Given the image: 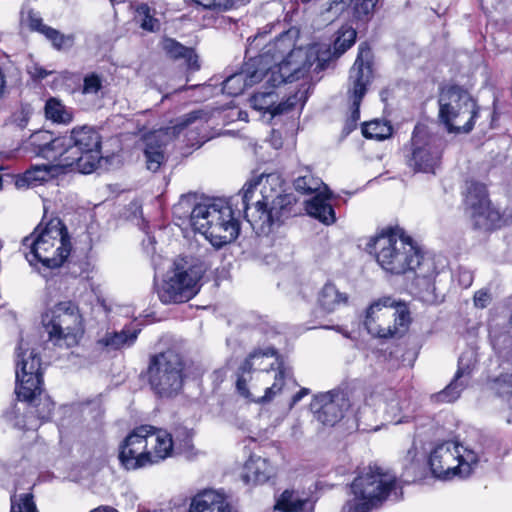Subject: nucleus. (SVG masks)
I'll list each match as a JSON object with an SVG mask.
<instances>
[{
	"mask_svg": "<svg viewBox=\"0 0 512 512\" xmlns=\"http://www.w3.org/2000/svg\"><path fill=\"white\" fill-rule=\"evenodd\" d=\"M210 263L196 261H176L173 274L157 288V294L163 304L184 303L198 294L201 288L200 281L208 270Z\"/></svg>",
	"mask_w": 512,
	"mask_h": 512,
	"instance_id": "obj_14",
	"label": "nucleus"
},
{
	"mask_svg": "<svg viewBox=\"0 0 512 512\" xmlns=\"http://www.w3.org/2000/svg\"><path fill=\"white\" fill-rule=\"evenodd\" d=\"M404 474L410 478L411 481L421 479L425 472L424 455L421 453L415 444L407 451L403 459Z\"/></svg>",
	"mask_w": 512,
	"mask_h": 512,
	"instance_id": "obj_32",
	"label": "nucleus"
},
{
	"mask_svg": "<svg viewBox=\"0 0 512 512\" xmlns=\"http://www.w3.org/2000/svg\"><path fill=\"white\" fill-rule=\"evenodd\" d=\"M73 40V36L64 35L59 31V33L56 36H54L51 43L55 49L61 50L64 48L71 47L73 44Z\"/></svg>",
	"mask_w": 512,
	"mask_h": 512,
	"instance_id": "obj_47",
	"label": "nucleus"
},
{
	"mask_svg": "<svg viewBox=\"0 0 512 512\" xmlns=\"http://www.w3.org/2000/svg\"><path fill=\"white\" fill-rule=\"evenodd\" d=\"M300 294L302 295V298L304 300H307L312 294V289L308 285H306L301 288Z\"/></svg>",
	"mask_w": 512,
	"mask_h": 512,
	"instance_id": "obj_56",
	"label": "nucleus"
},
{
	"mask_svg": "<svg viewBox=\"0 0 512 512\" xmlns=\"http://www.w3.org/2000/svg\"><path fill=\"white\" fill-rule=\"evenodd\" d=\"M273 473L274 469L268 459L252 454L244 464L242 480L246 484H263Z\"/></svg>",
	"mask_w": 512,
	"mask_h": 512,
	"instance_id": "obj_27",
	"label": "nucleus"
},
{
	"mask_svg": "<svg viewBox=\"0 0 512 512\" xmlns=\"http://www.w3.org/2000/svg\"><path fill=\"white\" fill-rule=\"evenodd\" d=\"M193 195L181 196L173 206V215L188 219L195 232L205 236L216 248L234 241L240 233V218L243 215L253 231L268 235L273 226L291 214L296 199L283 192L279 175H261L249 182L241 192L229 200L214 199L195 203Z\"/></svg>",
	"mask_w": 512,
	"mask_h": 512,
	"instance_id": "obj_1",
	"label": "nucleus"
},
{
	"mask_svg": "<svg viewBox=\"0 0 512 512\" xmlns=\"http://www.w3.org/2000/svg\"><path fill=\"white\" fill-rule=\"evenodd\" d=\"M354 498L348 500L341 512H370L385 501L403 498V488L396 475L378 466H369L351 483Z\"/></svg>",
	"mask_w": 512,
	"mask_h": 512,
	"instance_id": "obj_5",
	"label": "nucleus"
},
{
	"mask_svg": "<svg viewBox=\"0 0 512 512\" xmlns=\"http://www.w3.org/2000/svg\"><path fill=\"white\" fill-rule=\"evenodd\" d=\"M202 114H203L202 111L196 110V111H192V112L184 115L183 117H181L178 120V122L176 124V128L179 131L187 128L191 124H193V123L197 122L198 120H200Z\"/></svg>",
	"mask_w": 512,
	"mask_h": 512,
	"instance_id": "obj_46",
	"label": "nucleus"
},
{
	"mask_svg": "<svg viewBox=\"0 0 512 512\" xmlns=\"http://www.w3.org/2000/svg\"><path fill=\"white\" fill-rule=\"evenodd\" d=\"M90 512H118L115 508L110 506H99Z\"/></svg>",
	"mask_w": 512,
	"mask_h": 512,
	"instance_id": "obj_57",
	"label": "nucleus"
},
{
	"mask_svg": "<svg viewBox=\"0 0 512 512\" xmlns=\"http://www.w3.org/2000/svg\"><path fill=\"white\" fill-rule=\"evenodd\" d=\"M377 263L387 273L401 275L414 272L417 285L427 291L435 290L437 268L434 259L425 256L413 239L399 227L384 229L374 240Z\"/></svg>",
	"mask_w": 512,
	"mask_h": 512,
	"instance_id": "obj_2",
	"label": "nucleus"
},
{
	"mask_svg": "<svg viewBox=\"0 0 512 512\" xmlns=\"http://www.w3.org/2000/svg\"><path fill=\"white\" fill-rule=\"evenodd\" d=\"M458 281L462 287L468 288L473 282V274L468 270L461 269L459 271Z\"/></svg>",
	"mask_w": 512,
	"mask_h": 512,
	"instance_id": "obj_53",
	"label": "nucleus"
},
{
	"mask_svg": "<svg viewBox=\"0 0 512 512\" xmlns=\"http://www.w3.org/2000/svg\"><path fill=\"white\" fill-rule=\"evenodd\" d=\"M102 88V78L96 73L87 74L83 79L82 93L97 94Z\"/></svg>",
	"mask_w": 512,
	"mask_h": 512,
	"instance_id": "obj_45",
	"label": "nucleus"
},
{
	"mask_svg": "<svg viewBox=\"0 0 512 512\" xmlns=\"http://www.w3.org/2000/svg\"><path fill=\"white\" fill-rule=\"evenodd\" d=\"M30 143L37 155L57 162V166L62 168L65 136L54 137L51 132L40 130L32 134Z\"/></svg>",
	"mask_w": 512,
	"mask_h": 512,
	"instance_id": "obj_24",
	"label": "nucleus"
},
{
	"mask_svg": "<svg viewBox=\"0 0 512 512\" xmlns=\"http://www.w3.org/2000/svg\"><path fill=\"white\" fill-rule=\"evenodd\" d=\"M58 167L56 165H41L34 166L28 169L23 176L17 180V186H36L49 180L53 174L52 171Z\"/></svg>",
	"mask_w": 512,
	"mask_h": 512,
	"instance_id": "obj_35",
	"label": "nucleus"
},
{
	"mask_svg": "<svg viewBox=\"0 0 512 512\" xmlns=\"http://www.w3.org/2000/svg\"><path fill=\"white\" fill-rule=\"evenodd\" d=\"M4 88H5L4 75H1L0 76V95L3 93Z\"/></svg>",
	"mask_w": 512,
	"mask_h": 512,
	"instance_id": "obj_58",
	"label": "nucleus"
},
{
	"mask_svg": "<svg viewBox=\"0 0 512 512\" xmlns=\"http://www.w3.org/2000/svg\"><path fill=\"white\" fill-rule=\"evenodd\" d=\"M22 247L29 264L39 271L60 267L71 251L67 228L59 218L38 224L23 239Z\"/></svg>",
	"mask_w": 512,
	"mask_h": 512,
	"instance_id": "obj_4",
	"label": "nucleus"
},
{
	"mask_svg": "<svg viewBox=\"0 0 512 512\" xmlns=\"http://www.w3.org/2000/svg\"><path fill=\"white\" fill-rule=\"evenodd\" d=\"M28 119V113L24 109H20L14 112L12 115V122L15 123L21 129L26 127Z\"/></svg>",
	"mask_w": 512,
	"mask_h": 512,
	"instance_id": "obj_52",
	"label": "nucleus"
},
{
	"mask_svg": "<svg viewBox=\"0 0 512 512\" xmlns=\"http://www.w3.org/2000/svg\"><path fill=\"white\" fill-rule=\"evenodd\" d=\"M439 119L449 133H469L479 116L480 106L470 93L458 85L441 88Z\"/></svg>",
	"mask_w": 512,
	"mask_h": 512,
	"instance_id": "obj_10",
	"label": "nucleus"
},
{
	"mask_svg": "<svg viewBox=\"0 0 512 512\" xmlns=\"http://www.w3.org/2000/svg\"><path fill=\"white\" fill-rule=\"evenodd\" d=\"M266 90L256 92L250 99L251 106L260 112L269 113L272 117L291 111L298 102L297 94L292 95L286 101L278 102V95L273 87L267 84Z\"/></svg>",
	"mask_w": 512,
	"mask_h": 512,
	"instance_id": "obj_23",
	"label": "nucleus"
},
{
	"mask_svg": "<svg viewBox=\"0 0 512 512\" xmlns=\"http://www.w3.org/2000/svg\"><path fill=\"white\" fill-rule=\"evenodd\" d=\"M479 462L478 452L455 441L436 445L427 460L432 475L444 481L469 478Z\"/></svg>",
	"mask_w": 512,
	"mask_h": 512,
	"instance_id": "obj_9",
	"label": "nucleus"
},
{
	"mask_svg": "<svg viewBox=\"0 0 512 512\" xmlns=\"http://www.w3.org/2000/svg\"><path fill=\"white\" fill-rule=\"evenodd\" d=\"M284 35L289 37L291 46L286 50L277 47L267 57V62L264 60L262 64L266 83L273 88L305 78L310 72L319 73L326 68L329 59L330 50L326 45L313 43L305 48H295L290 31L280 34L265 45L275 44Z\"/></svg>",
	"mask_w": 512,
	"mask_h": 512,
	"instance_id": "obj_3",
	"label": "nucleus"
},
{
	"mask_svg": "<svg viewBox=\"0 0 512 512\" xmlns=\"http://www.w3.org/2000/svg\"><path fill=\"white\" fill-rule=\"evenodd\" d=\"M141 329L137 325H127L119 332L106 333L98 343L110 350H119L132 346Z\"/></svg>",
	"mask_w": 512,
	"mask_h": 512,
	"instance_id": "obj_28",
	"label": "nucleus"
},
{
	"mask_svg": "<svg viewBox=\"0 0 512 512\" xmlns=\"http://www.w3.org/2000/svg\"><path fill=\"white\" fill-rule=\"evenodd\" d=\"M491 301V296L486 290H479L474 295V305L477 308H486Z\"/></svg>",
	"mask_w": 512,
	"mask_h": 512,
	"instance_id": "obj_50",
	"label": "nucleus"
},
{
	"mask_svg": "<svg viewBox=\"0 0 512 512\" xmlns=\"http://www.w3.org/2000/svg\"><path fill=\"white\" fill-rule=\"evenodd\" d=\"M294 187L296 191L303 194L316 193L312 199L306 201L305 209L310 216L326 225L335 222V211L328 202L331 192L319 177L313 175L310 169L305 168L299 172L294 180Z\"/></svg>",
	"mask_w": 512,
	"mask_h": 512,
	"instance_id": "obj_19",
	"label": "nucleus"
},
{
	"mask_svg": "<svg viewBox=\"0 0 512 512\" xmlns=\"http://www.w3.org/2000/svg\"><path fill=\"white\" fill-rule=\"evenodd\" d=\"M19 411V408L14 407L12 411L7 414V417L13 422L15 427L22 430H35L39 427L40 423L34 418V414H30L28 410L27 414L19 416Z\"/></svg>",
	"mask_w": 512,
	"mask_h": 512,
	"instance_id": "obj_42",
	"label": "nucleus"
},
{
	"mask_svg": "<svg viewBox=\"0 0 512 512\" xmlns=\"http://www.w3.org/2000/svg\"><path fill=\"white\" fill-rule=\"evenodd\" d=\"M272 145L275 147V148H280L281 147V142L279 140H273L272 141Z\"/></svg>",
	"mask_w": 512,
	"mask_h": 512,
	"instance_id": "obj_59",
	"label": "nucleus"
},
{
	"mask_svg": "<svg viewBox=\"0 0 512 512\" xmlns=\"http://www.w3.org/2000/svg\"><path fill=\"white\" fill-rule=\"evenodd\" d=\"M142 225L141 229L145 232L146 238L142 240V247L143 250L148 254L152 255L155 252V244L156 240L153 235H151L148 231H146V223L144 219H142Z\"/></svg>",
	"mask_w": 512,
	"mask_h": 512,
	"instance_id": "obj_48",
	"label": "nucleus"
},
{
	"mask_svg": "<svg viewBox=\"0 0 512 512\" xmlns=\"http://www.w3.org/2000/svg\"><path fill=\"white\" fill-rule=\"evenodd\" d=\"M492 389L512 408V372L495 378L492 382Z\"/></svg>",
	"mask_w": 512,
	"mask_h": 512,
	"instance_id": "obj_41",
	"label": "nucleus"
},
{
	"mask_svg": "<svg viewBox=\"0 0 512 512\" xmlns=\"http://www.w3.org/2000/svg\"><path fill=\"white\" fill-rule=\"evenodd\" d=\"M58 33V30L47 25L43 32H41L40 34L44 35L46 39H48L51 42L54 36H56Z\"/></svg>",
	"mask_w": 512,
	"mask_h": 512,
	"instance_id": "obj_55",
	"label": "nucleus"
},
{
	"mask_svg": "<svg viewBox=\"0 0 512 512\" xmlns=\"http://www.w3.org/2000/svg\"><path fill=\"white\" fill-rule=\"evenodd\" d=\"M349 406V398L341 389L315 395L310 403L314 417L325 426H334L338 423Z\"/></svg>",
	"mask_w": 512,
	"mask_h": 512,
	"instance_id": "obj_21",
	"label": "nucleus"
},
{
	"mask_svg": "<svg viewBox=\"0 0 512 512\" xmlns=\"http://www.w3.org/2000/svg\"><path fill=\"white\" fill-rule=\"evenodd\" d=\"M310 393V390L308 388H301L297 393H295L292 398L291 402L289 404V407H294L298 402L302 400L303 397L307 396Z\"/></svg>",
	"mask_w": 512,
	"mask_h": 512,
	"instance_id": "obj_54",
	"label": "nucleus"
},
{
	"mask_svg": "<svg viewBox=\"0 0 512 512\" xmlns=\"http://www.w3.org/2000/svg\"><path fill=\"white\" fill-rule=\"evenodd\" d=\"M188 512H231V507L222 493L205 489L192 498Z\"/></svg>",
	"mask_w": 512,
	"mask_h": 512,
	"instance_id": "obj_26",
	"label": "nucleus"
},
{
	"mask_svg": "<svg viewBox=\"0 0 512 512\" xmlns=\"http://www.w3.org/2000/svg\"><path fill=\"white\" fill-rule=\"evenodd\" d=\"M16 388L18 399L32 401L42 393L41 359L31 339L21 337L16 348Z\"/></svg>",
	"mask_w": 512,
	"mask_h": 512,
	"instance_id": "obj_16",
	"label": "nucleus"
},
{
	"mask_svg": "<svg viewBox=\"0 0 512 512\" xmlns=\"http://www.w3.org/2000/svg\"><path fill=\"white\" fill-rule=\"evenodd\" d=\"M146 377L157 397L172 398L178 395L184 384L185 361L174 349L156 353L149 358Z\"/></svg>",
	"mask_w": 512,
	"mask_h": 512,
	"instance_id": "obj_12",
	"label": "nucleus"
},
{
	"mask_svg": "<svg viewBox=\"0 0 512 512\" xmlns=\"http://www.w3.org/2000/svg\"><path fill=\"white\" fill-rule=\"evenodd\" d=\"M45 116L57 124H69L73 121V109L65 106L61 100L50 97L45 103Z\"/></svg>",
	"mask_w": 512,
	"mask_h": 512,
	"instance_id": "obj_34",
	"label": "nucleus"
},
{
	"mask_svg": "<svg viewBox=\"0 0 512 512\" xmlns=\"http://www.w3.org/2000/svg\"><path fill=\"white\" fill-rule=\"evenodd\" d=\"M144 156L146 160L147 169L152 172H157L160 169L161 165L165 162L163 146L153 141L152 138H148L146 140Z\"/></svg>",
	"mask_w": 512,
	"mask_h": 512,
	"instance_id": "obj_37",
	"label": "nucleus"
},
{
	"mask_svg": "<svg viewBox=\"0 0 512 512\" xmlns=\"http://www.w3.org/2000/svg\"><path fill=\"white\" fill-rule=\"evenodd\" d=\"M267 37V33H259L253 38L248 39V46L246 49V57L248 60L244 63L242 69L228 76L222 83L223 93L230 96H238L244 92L248 87L265 79L262 64L264 60L277 47L286 50L291 46V41L287 35H284L275 44L264 45L258 53L259 47L262 46Z\"/></svg>",
	"mask_w": 512,
	"mask_h": 512,
	"instance_id": "obj_8",
	"label": "nucleus"
},
{
	"mask_svg": "<svg viewBox=\"0 0 512 512\" xmlns=\"http://www.w3.org/2000/svg\"><path fill=\"white\" fill-rule=\"evenodd\" d=\"M372 51L367 43L360 44L354 65L350 69L348 99L351 115L346 127L349 131L356 127L360 118V105L372 79Z\"/></svg>",
	"mask_w": 512,
	"mask_h": 512,
	"instance_id": "obj_18",
	"label": "nucleus"
},
{
	"mask_svg": "<svg viewBox=\"0 0 512 512\" xmlns=\"http://www.w3.org/2000/svg\"><path fill=\"white\" fill-rule=\"evenodd\" d=\"M168 432L143 425L129 433L119 446V461L127 470L158 464L172 456Z\"/></svg>",
	"mask_w": 512,
	"mask_h": 512,
	"instance_id": "obj_6",
	"label": "nucleus"
},
{
	"mask_svg": "<svg viewBox=\"0 0 512 512\" xmlns=\"http://www.w3.org/2000/svg\"><path fill=\"white\" fill-rule=\"evenodd\" d=\"M134 12V21L143 31L155 33L160 30L161 23L156 18V10L147 3L137 4Z\"/></svg>",
	"mask_w": 512,
	"mask_h": 512,
	"instance_id": "obj_33",
	"label": "nucleus"
},
{
	"mask_svg": "<svg viewBox=\"0 0 512 512\" xmlns=\"http://www.w3.org/2000/svg\"><path fill=\"white\" fill-rule=\"evenodd\" d=\"M12 512H38L36 505L33 501L32 494H24L19 498V502L17 503L14 498L11 499Z\"/></svg>",
	"mask_w": 512,
	"mask_h": 512,
	"instance_id": "obj_44",
	"label": "nucleus"
},
{
	"mask_svg": "<svg viewBox=\"0 0 512 512\" xmlns=\"http://www.w3.org/2000/svg\"><path fill=\"white\" fill-rule=\"evenodd\" d=\"M392 126L381 120H372L362 126V133L368 139L384 140L392 135Z\"/></svg>",
	"mask_w": 512,
	"mask_h": 512,
	"instance_id": "obj_38",
	"label": "nucleus"
},
{
	"mask_svg": "<svg viewBox=\"0 0 512 512\" xmlns=\"http://www.w3.org/2000/svg\"><path fill=\"white\" fill-rule=\"evenodd\" d=\"M476 363L475 353L467 351L458 360V369L451 382L440 392L432 395L436 403H452L456 401L468 386Z\"/></svg>",
	"mask_w": 512,
	"mask_h": 512,
	"instance_id": "obj_22",
	"label": "nucleus"
},
{
	"mask_svg": "<svg viewBox=\"0 0 512 512\" xmlns=\"http://www.w3.org/2000/svg\"><path fill=\"white\" fill-rule=\"evenodd\" d=\"M356 36V30L351 27L340 29L334 43L335 52L339 55L346 52L354 44Z\"/></svg>",
	"mask_w": 512,
	"mask_h": 512,
	"instance_id": "obj_43",
	"label": "nucleus"
},
{
	"mask_svg": "<svg viewBox=\"0 0 512 512\" xmlns=\"http://www.w3.org/2000/svg\"><path fill=\"white\" fill-rule=\"evenodd\" d=\"M349 296L341 292L334 283L327 282L318 292L317 303L321 310L332 313L341 305L347 304Z\"/></svg>",
	"mask_w": 512,
	"mask_h": 512,
	"instance_id": "obj_29",
	"label": "nucleus"
},
{
	"mask_svg": "<svg viewBox=\"0 0 512 512\" xmlns=\"http://www.w3.org/2000/svg\"><path fill=\"white\" fill-rule=\"evenodd\" d=\"M28 25H29V28L32 30V31H36V32H43V30L46 28V24L43 23V20L40 16H38L37 14L35 13H29L28 15Z\"/></svg>",
	"mask_w": 512,
	"mask_h": 512,
	"instance_id": "obj_51",
	"label": "nucleus"
},
{
	"mask_svg": "<svg viewBox=\"0 0 512 512\" xmlns=\"http://www.w3.org/2000/svg\"><path fill=\"white\" fill-rule=\"evenodd\" d=\"M102 137L97 129L83 125L74 127L70 135H65L62 168L75 166L83 174L92 173L101 158Z\"/></svg>",
	"mask_w": 512,
	"mask_h": 512,
	"instance_id": "obj_11",
	"label": "nucleus"
},
{
	"mask_svg": "<svg viewBox=\"0 0 512 512\" xmlns=\"http://www.w3.org/2000/svg\"><path fill=\"white\" fill-rule=\"evenodd\" d=\"M162 46L166 54L173 59L183 58L186 61L189 70H199L200 64L198 56L194 49L182 45L180 42L172 38H165Z\"/></svg>",
	"mask_w": 512,
	"mask_h": 512,
	"instance_id": "obj_31",
	"label": "nucleus"
},
{
	"mask_svg": "<svg viewBox=\"0 0 512 512\" xmlns=\"http://www.w3.org/2000/svg\"><path fill=\"white\" fill-rule=\"evenodd\" d=\"M466 185L464 204L474 226L485 230L501 227V215L491 206L486 186L475 181H469Z\"/></svg>",
	"mask_w": 512,
	"mask_h": 512,
	"instance_id": "obj_20",
	"label": "nucleus"
},
{
	"mask_svg": "<svg viewBox=\"0 0 512 512\" xmlns=\"http://www.w3.org/2000/svg\"><path fill=\"white\" fill-rule=\"evenodd\" d=\"M443 152V139L431 133L425 125L415 126L411 137L407 165L414 172L435 173Z\"/></svg>",
	"mask_w": 512,
	"mask_h": 512,
	"instance_id": "obj_17",
	"label": "nucleus"
},
{
	"mask_svg": "<svg viewBox=\"0 0 512 512\" xmlns=\"http://www.w3.org/2000/svg\"><path fill=\"white\" fill-rule=\"evenodd\" d=\"M411 400L405 391L388 390L385 397V413L387 417L395 422L401 423L405 416H401L403 412L409 410Z\"/></svg>",
	"mask_w": 512,
	"mask_h": 512,
	"instance_id": "obj_30",
	"label": "nucleus"
},
{
	"mask_svg": "<svg viewBox=\"0 0 512 512\" xmlns=\"http://www.w3.org/2000/svg\"><path fill=\"white\" fill-rule=\"evenodd\" d=\"M168 437L172 442V454L174 452L186 453L189 452L192 447V432L187 428H178L174 434L168 433Z\"/></svg>",
	"mask_w": 512,
	"mask_h": 512,
	"instance_id": "obj_39",
	"label": "nucleus"
},
{
	"mask_svg": "<svg viewBox=\"0 0 512 512\" xmlns=\"http://www.w3.org/2000/svg\"><path fill=\"white\" fill-rule=\"evenodd\" d=\"M378 0H332V5L350 3L356 18L363 20L373 14Z\"/></svg>",
	"mask_w": 512,
	"mask_h": 512,
	"instance_id": "obj_40",
	"label": "nucleus"
},
{
	"mask_svg": "<svg viewBox=\"0 0 512 512\" xmlns=\"http://www.w3.org/2000/svg\"><path fill=\"white\" fill-rule=\"evenodd\" d=\"M29 404V413L34 414V418L41 424L42 422L48 421L51 418L54 402L47 395L43 397L36 395L34 400L26 401Z\"/></svg>",
	"mask_w": 512,
	"mask_h": 512,
	"instance_id": "obj_36",
	"label": "nucleus"
},
{
	"mask_svg": "<svg viewBox=\"0 0 512 512\" xmlns=\"http://www.w3.org/2000/svg\"><path fill=\"white\" fill-rule=\"evenodd\" d=\"M410 322V311L406 304L384 296L366 309L364 326L372 336L392 338L403 335Z\"/></svg>",
	"mask_w": 512,
	"mask_h": 512,
	"instance_id": "obj_13",
	"label": "nucleus"
},
{
	"mask_svg": "<svg viewBox=\"0 0 512 512\" xmlns=\"http://www.w3.org/2000/svg\"><path fill=\"white\" fill-rule=\"evenodd\" d=\"M316 499L311 492L289 488L275 498L274 510L279 512H313Z\"/></svg>",
	"mask_w": 512,
	"mask_h": 512,
	"instance_id": "obj_25",
	"label": "nucleus"
},
{
	"mask_svg": "<svg viewBox=\"0 0 512 512\" xmlns=\"http://www.w3.org/2000/svg\"><path fill=\"white\" fill-rule=\"evenodd\" d=\"M275 355L276 350L272 347L265 350H255L239 366L236 372V390L242 397L257 404H264L272 401L277 395L292 391L298 386L292 370L281 363L275 373L273 384L265 389L264 395L257 398L253 397L248 388L253 372L265 370V368H262L263 358Z\"/></svg>",
	"mask_w": 512,
	"mask_h": 512,
	"instance_id": "obj_7",
	"label": "nucleus"
},
{
	"mask_svg": "<svg viewBox=\"0 0 512 512\" xmlns=\"http://www.w3.org/2000/svg\"><path fill=\"white\" fill-rule=\"evenodd\" d=\"M42 323L49 340L58 346L76 344L78 336L83 332L82 316L72 301L59 302L45 312Z\"/></svg>",
	"mask_w": 512,
	"mask_h": 512,
	"instance_id": "obj_15",
	"label": "nucleus"
},
{
	"mask_svg": "<svg viewBox=\"0 0 512 512\" xmlns=\"http://www.w3.org/2000/svg\"><path fill=\"white\" fill-rule=\"evenodd\" d=\"M27 72L30 75V77L35 81H41L51 74L50 71H47L45 68L38 64H33L29 66L27 68Z\"/></svg>",
	"mask_w": 512,
	"mask_h": 512,
	"instance_id": "obj_49",
	"label": "nucleus"
}]
</instances>
